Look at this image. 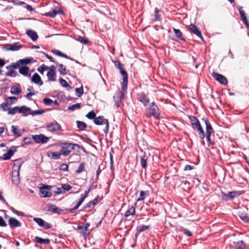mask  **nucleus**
I'll return each instance as SVG.
<instances>
[{
    "label": "nucleus",
    "instance_id": "obj_58",
    "mask_svg": "<svg viewBox=\"0 0 249 249\" xmlns=\"http://www.w3.org/2000/svg\"><path fill=\"white\" fill-rule=\"evenodd\" d=\"M43 103L46 105L50 106L53 103V101L50 98H46L43 99Z\"/></svg>",
    "mask_w": 249,
    "mask_h": 249
},
{
    "label": "nucleus",
    "instance_id": "obj_25",
    "mask_svg": "<svg viewBox=\"0 0 249 249\" xmlns=\"http://www.w3.org/2000/svg\"><path fill=\"white\" fill-rule=\"evenodd\" d=\"M135 208L132 206H129L128 207V209L124 213V215L125 217H128L130 215L133 216L135 215Z\"/></svg>",
    "mask_w": 249,
    "mask_h": 249
},
{
    "label": "nucleus",
    "instance_id": "obj_30",
    "mask_svg": "<svg viewBox=\"0 0 249 249\" xmlns=\"http://www.w3.org/2000/svg\"><path fill=\"white\" fill-rule=\"evenodd\" d=\"M35 239L36 242L40 244H44L46 245H48L50 242V241L49 239H43L38 236H36L35 237Z\"/></svg>",
    "mask_w": 249,
    "mask_h": 249
},
{
    "label": "nucleus",
    "instance_id": "obj_35",
    "mask_svg": "<svg viewBox=\"0 0 249 249\" xmlns=\"http://www.w3.org/2000/svg\"><path fill=\"white\" fill-rule=\"evenodd\" d=\"M10 92L11 94L14 95H18L21 93V90L19 87H12L11 89Z\"/></svg>",
    "mask_w": 249,
    "mask_h": 249
},
{
    "label": "nucleus",
    "instance_id": "obj_51",
    "mask_svg": "<svg viewBox=\"0 0 249 249\" xmlns=\"http://www.w3.org/2000/svg\"><path fill=\"white\" fill-rule=\"evenodd\" d=\"M91 187H90L87 191H85L84 192V194H81L80 196V198L83 200H85V198L87 197L88 194L90 192L91 190Z\"/></svg>",
    "mask_w": 249,
    "mask_h": 249
},
{
    "label": "nucleus",
    "instance_id": "obj_56",
    "mask_svg": "<svg viewBox=\"0 0 249 249\" xmlns=\"http://www.w3.org/2000/svg\"><path fill=\"white\" fill-rule=\"evenodd\" d=\"M239 12L240 15V16H241V17L242 18V19L245 20V18H246V15H245V11L243 10L242 7H240L239 8Z\"/></svg>",
    "mask_w": 249,
    "mask_h": 249
},
{
    "label": "nucleus",
    "instance_id": "obj_50",
    "mask_svg": "<svg viewBox=\"0 0 249 249\" xmlns=\"http://www.w3.org/2000/svg\"><path fill=\"white\" fill-rule=\"evenodd\" d=\"M21 48V46L18 45L16 44H14L13 45H11L10 46V47L9 48V50L12 51H15L19 50Z\"/></svg>",
    "mask_w": 249,
    "mask_h": 249
},
{
    "label": "nucleus",
    "instance_id": "obj_28",
    "mask_svg": "<svg viewBox=\"0 0 249 249\" xmlns=\"http://www.w3.org/2000/svg\"><path fill=\"white\" fill-rule=\"evenodd\" d=\"M149 195V191H141L140 193V196L137 199V201H140L144 200V199Z\"/></svg>",
    "mask_w": 249,
    "mask_h": 249
},
{
    "label": "nucleus",
    "instance_id": "obj_33",
    "mask_svg": "<svg viewBox=\"0 0 249 249\" xmlns=\"http://www.w3.org/2000/svg\"><path fill=\"white\" fill-rule=\"evenodd\" d=\"M84 201L83 200V199L80 198L79 201L77 202L76 205L73 208L67 210V211L71 213H73L74 211L78 209V208L81 206V205L83 203Z\"/></svg>",
    "mask_w": 249,
    "mask_h": 249
},
{
    "label": "nucleus",
    "instance_id": "obj_12",
    "mask_svg": "<svg viewBox=\"0 0 249 249\" xmlns=\"http://www.w3.org/2000/svg\"><path fill=\"white\" fill-rule=\"evenodd\" d=\"M213 77L220 84L224 85H226L228 84V80L227 78L222 74L217 72H213L212 73Z\"/></svg>",
    "mask_w": 249,
    "mask_h": 249
},
{
    "label": "nucleus",
    "instance_id": "obj_63",
    "mask_svg": "<svg viewBox=\"0 0 249 249\" xmlns=\"http://www.w3.org/2000/svg\"><path fill=\"white\" fill-rule=\"evenodd\" d=\"M59 169L61 170L66 171L68 170V166L65 163H63L60 165Z\"/></svg>",
    "mask_w": 249,
    "mask_h": 249
},
{
    "label": "nucleus",
    "instance_id": "obj_46",
    "mask_svg": "<svg viewBox=\"0 0 249 249\" xmlns=\"http://www.w3.org/2000/svg\"><path fill=\"white\" fill-rule=\"evenodd\" d=\"M76 94L78 97H80L83 94L84 90L83 87L75 89Z\"/></svg>",
    "mask_w": 249,
    "mask_h": 249
},
{
    "label": "nucleus",
    "instance_id": "obj_64",
    "mask_svg": "<svg viewBox=\"0 0 249 249\" xmlns=\"http://www.w3.org/2000/svg\"><path fill=\"white\" fill-rule=\"evenodd\" d=\"M43 54H44V55L45 56V57L46 58H47L49 60H50V61L53 62L55 64L56 63V62H55V61L54 60L53 58L51 56L49 55L48 54L46 53H43Z\"/></svg>",
    "mask_w": 249,
    "mask_h": 249
},
{
    "label": "nucleus",
    "instance_id": "obj_17",
    "mask_svg": "<svg viewBox=\"0 0 249 249\" xmlns=\"http://www.w3.org/2000/svg\"><path fill=\"white\" fill-rule=\"evenodd\" d=\"M189 29L192 33L196 35L198 37L203 39V36L201 32L196 25L191 24L189 25Z\"/></svg>",
    "mask_w": 249,
    "mask_h": 249
},
{
    "label": "nucleus",
    "instance_id": "obj_38",
    "mask_svg": "<svg viewBox=\"0 0 249 249\" xmlns=\"http://www.w3.org/2000/svg\"><path fill=\"white\" fill-rule=\"evenodd\" d=\"M98 203V197H96L93 199L92 200H91L89 201L86 205V208H90L93 206H95Z\"/></svg>",
    "mask_w": 249,
    "mask_h": 249
},
{
    "label": "nucleus",
    "instance_id": "obj_48",
    "mask_svg": "<svg viewBox=\"0 0 249 249\" xmlns=\"http://www.w3.org/2000/svg\"><path fill=\"white\" fill-rule=\"evenodd\" d=\"M149 228V226H145L143 225H140L139 227H138V231L139 232H142L143 231H145Z\"/></svg>",
    "mask_w": 249,
    "mask_h": 249
},
{
    "label": "nucleus",
    "instance_id": "obj_24",
    "mask_svg": "<svg viewBox=\"0 0 249 249\" xmlns=\"http://www.w3.org/2000/svg\"><path fill=\"white\" fill-rule=\"evenodd\" d=\"M23 162L21 159H17L14 160L13 166V170L19 171Z\"/></svg>",
    "mask_w": 249,
    "mask_h": 249
},
{
    "label": "nucleus",
    "instance_id": "obj_40",
    "mask_svg": "<svg viewBox=\"0 0 249 249\" xmlns=\"http://www.w3.org/2000/svg\"><path fill=\"white\" fill-rule=\"evenodd\" d=\"M19 107H15L13 108H10L8 110V113L10 115H14L17 113H19Z\"/></svg>",
    "mask_w": 249,
    "mask_h": 249
},
{
    "label": "nucleus",
    "instance_id": "obj_2",
    "mask_svg": "<svg viewBox=\"0 0 249 249\" xmlns=\"http://www.w3.org/2000/svg\"><path fill=\"white\" fill-rule=\"evenodd\" d=\"M63 144L64 145L62 147L60 152L61 155L65 156L70 155L71 150H74L75 148L84 149L82 146H80L78 144L65 142Z\"/></svg>",
    "mask_w": 249,
    "mask_h": 249
},
{
    "label": "nucleus",
    "instance_id": "obj_41",
    "mask_svg": "<svg viewBox=\"0 0 249 249\" xmlns=\"http://www.w3.org/2000/svg\"><path fill=\"white\" fill-rule=\"evenodd\" d=\"M196 130L197 131L200 138L201 139H203L205 137V135L204 132L202 129V126L200 125L197 128H196Z\"/></svg>",
    "mask_w": 249,
    "mask_h": 249
},
{
    "label": "nucleus",
    "instance_id": "obj_53",
    "mask_svg": "<svg viewBox=\"0 0 249 249\" xmlns=\"http://www.w3.org/2000/svg\"><path fill=\"white\" fill-rule=\"evenodd\" d=\"M78 41L84 44H87L89 43V41L87 39L84 38L82 36H79L77 39Z\"/></svg>",
    "mask_w": 249,
    "mask_h": 249
},
{
    "label": "nucleus",
    "instance_id": "obj_9",
    "mask_svg": "<svg viewBox=\"0 0 249 249\" xmlns=\"http://www.w3.org/2000/svg\"><path fill=\"white\" fill-rule=\"evenodd\" d=\"M48 131L55 132L61 130V125L55 121L48 123L46 125Z\"/></svg>",
    "mask_w": 249,
    "mask_h": 249
},
{
    "label": "nucleus",
    "instance_id": "obj_45",
    "mask_svg": "<svg viewBox=\"0 0 249 249\" xmlns=\"http://www.w3.org/2000/svg\"><path fill=\"white\" fill-rule=\"evenodd\" d=\"M12 132L13 133L18 137H20L21 135V133L20 131L18 130V126H16L15 125H12Z\"/></svg>",
    "mask_w": 249,
    "mask_h": 249
},
{
    "label": "nucleus",
    "instance_id": "obj_60",
    "mask_svg": "<svg viewBox=\"0 0 249 249\" xmlns=\"http://www.w3.org/2000/svg\"><path fill=\"white\" fill-rule=\"evenodd\" d=\"M90 226V224L89 223H86L84 225L82 226H78L77 229L79 230L85 229V231H87V229Z\"/></svg>",
    "mask_w": 249,
    "mask_h": 249
},
{
    "label": "nucleus",
    "instance_id": "obj_42",
    "mask_svg": "<svg viewBox=\"0 0 249 249\" xmlns=\"http://www.w3.org/2000/svg\"><path fill=\"white\" fill-rule=\"evenodd\" d=\"M49 157H51L52 159L54 160H57L60 158L61 155V152H51L48 155Z\"/></svg>",
    "mask_w": 249,
    "mask_h": 249
},
{
    "label": "nucleus",
    "instance_id": "obj_47",
    "mask_svg": "<svg viewBox=\"0 0 249 249\" xmlns=\"http://www.w3.org/2000/svg\"><path fill=\"white\" fill-rule=\"evenodd\" d=\"M85 167V165L84 163H81L80 164V165L78 166V167L77 168V170H76V173L77 174H80V173H82V172H83L84 171Z\"/></svg>",
    "mask_w": 249,
    "mask_h": 249
},
{
    "label": "nucleus",
    "instance_id": "obj_18",
    "mask_svg": "<svg viewBox=\"0 0 249 249\" xmlns=\"http://www.w3.org/2000/svg\"><path fill=\"white\" fill-rule=\"evenodd\" d=\"M8 222L9 225L11 229H14L16 227H18L21 226V223L15 218H10Z\"/></svg>",
    "mask_w": 249,
    "mask_h": 249
},
{
    "label": "nucleus",
    "instance_id": "obj_6",
    "mask_svg": "<svg viewBox=\"0 0 249 249\" xmlns=\"http://www.w3.org/2000/svg\"><path fill=\"white\" fill-rule=\"evenodd\" d=\"M120 72L123 77V81L122 83V89L124 91H126L128 83V74L126 71L122 67L119 69Z\"/></svg>",
    "mask_w": 249,
    "mask_h": 249
},
{
    "label": "nucleus",
    "instance_id": "obj_44",
    "mask_svg": "<svg viewBox=\"0 0 249 249\" xmlns=\"http://www.w3.org/2000/svg\"><path fill=\"white\" fill-rule=\"evenodd\" d=\"M81 107V104L80 103H76L71 106H70L68 107V109L71 111H74L75 109H79Z\"/></svg>",
    "mask_w": 249,
    "mask_h": 249
},
{
    "label": "nucleus",
    "instance_id": "obj_19",
    "mask_svg": "<svg viewBox=\"0 0 249 249\" xmlns=\"http://www.w3.org/2000/svg\"><path fill=\"white\" fill-rule=\"evenodd\" d=\"M202 120L204 122L206 125V134H212L213 132V130L208 119L204 118L202 119Z\"/></svg>",
    "mask_w": 249,
    "mask_h": 249
},
{
    "label": "nucleus",
    "instance_id": "obj_34",
    "mask_svg": "<svg viewBox=\"0 0 249 249\" xmlns=\"http://www.w3.org/2000/svg\"><path fill=\"white\" fill-rule=\"evenodd\" d=\"M77 127L81 130H85L87 127V125L83 122L80 121H76Z\"/></svg>",
    "mask_w": 249,
    "mask_h": 249
},
{
    "label": "nucleus",
    "instance_id": "obj_31",
    "mask_svg": "<svg viewBox=\"0 0 249 249\" xmlns=\"http://www.w3.org/2000/svg\"><path fill=\"white\" fill-rule=\"evenodd\" d=\"M234 246L235 249H245L246 246L243 241H238L234 242Z\"/></svg>",
    "mask_w": 249,
    "mask_h": 249
},
{
    "label": "nucleus",
    "instance_id": "obj_26",
    "mask_svg": "<svg viewBox=\"0 0 249 249\" xmlns=\"http://www.w3.org/2000/svg\"><path fill=\"white\" fill-rule=\"evenodd\" d=\"M26 34L33 41H36L38 38V35L34 31L29 30L27 31Z\"/></svg>",
    "mask_w": 249,
    "mask_h": 249
},
{
    "label": "nucleus",
    "instance_id": "obj_23",
    "mask_svg": "<svg viewBox=\"0 0 249 249\" xmlns=\"http://www.w3.org/2000/svg\"><path fill=\"white\" fill-rule=\"evenodd\" d=\"M56 67L60 74L62 75H65L67 74L66 67L62 64H59L57 62L55 63Z\"/></svg>",
    "mask_w": 249,
    "mask_h": 249
},
{
    "label": "nucleus",
    "instance_id": "obj_1",
    "mask_svg": "<svg viewBox=\"0 0 249 249\" xmlns=\"http://www.w3.org/2000/svg\"><path fill=\"white\" fill-rule=\"evenodd\" d=\"M145 116L147 118L153 117L156 119H160V113L159 107L154 102L150 103L149 107L146 109Z\"/></svg>",
    "mask_w": 249,
    "mask_h": 249
},
{
    "label": "nucleus",
    "instance_id": "obj_16",
    "mask_svg": "<svg viewBox=\"0 0 249 249\" xmlns=\"http://www.w3.org/2000/svg\"><path fill=\"white\" fill-rule=\"evenodd\" d=\"M19 171L13 170L12 173V181L16 185H18L20 182Z\"/></svg>",
    "mask_w": 249,
    "mask_h": 249
},
{
    "label": "nucleus",
    "instance_id": "obj_10",
    "mask_svg": "<svg viewBox=\"0 0 249 249\" xmlns=\"http://www.w3.org/2000/svg\"><path fill=\"white\" fill-rule=\"evenodd\" d=\"M33 220L36 222L39 226L44 228L45 229H50L52 227L51 224L45 222L41 218L35 217L33 218Z\"/></svg>",
    "mask_w": 249,
    "mask_h": 249
},
{
    "label": "nucleus",
    "instance_id": "obj_54",
    "mask_svg": "<svg viewBox=\"0 0 249 249\" xmlns=\"http://www.w3.org/2000/svg\"><path fill=\"white\" fill-rule=\"evenodd\" d=\"M24 142V145H29L32 143V139L30 137L24 138L23 139Z\"/></svg>",
    "mask_w": 249,
    "mask_h": 249
},
{
    "label": "nucleus",
    "instance_id": "obj_36",
    "mask_svg": "<svg viewBox=\"0 0 249 249\" xmlns=\"http://www.w3.org/2000/svg\"><path fill=\"white\" fill-rule=\"evenodd\" d=\"M160 12L161 11L157 7L155 8V21H160Z\"/></svg>",
    "mask_w": 249,
    "mask_h": 249
},
{
    "label": "nucleus",
    "instance_id": "obj_61",
    "mask_svg": "<svg viewBox=\"0 0 249 249\" xmlns=\"http://www.w3.org/2000/svg\"><path fill=\"white\" fill-rule=\"evenodd\" d=\"M11 210L13 212V213L18 216H23L24 215L23 212L18 211L17 210L14 209L13 208H11Z\"/></svg>",
    "mask_w": 249,
    "mask_h": 249
},
{
    "label": "nucleus",
    "instance_id": "obj_32",
    "mask_svg": "<svg viewBox=\"0 0 249 249\" xmlns=\"http://www.w3.org/2000/svg\"><path fill=\"white\" fill-rule=\"evenodd\" d=\"M14 151L12 150H8L7 152L3 155V159L4 160H8L10 159L12 156L14 154Z\"/></svg>",
    "mask_w": 249,
    "mask_h": 249
},
{
    "label": "nucleus",
    "instance_id": "obj_20",
    "mask_svg": "<svg viewBox=\"0 0 249 249\" xmlns=\"http://www.w3.org/2000/svg\"><path fill=\"white\" fill-rule=\"evenodd\" d=\"M19 113L22 114L23 116H26L32 113V110L30 107L22 106L19 107Z\"/></svg>",
    "mask_w": 249,
    "mask_h": 249
},
{
    "label": "nucleus",
    "instance_id": "obj_3",
    "mask_svg": "<svg viewBox=\"0 0 249 249\" xmlns=\"http://www.w3.org/2000/svg\"><path fill=\"white\" fill-rule=\"evenodd\" d=\"M94 123L96 125L106 124V127L104 129V132L107 134L109 130V123L107 119H105L103 116H99L95 117L94 119Z\"/></svg>",
    "mask_w": 249,
    "mask_h": 249
},
{
    "label": "nucleus",
    "instance_id": "obj_49",
    "mask_svg": "<svg viewBox=\"0 0 249 249\" xmlns=\"http://www.w3.org/2000/svg\"><path fill=\"white\" fill-rule=\"evenodd\" d=\"M49 69V67L45 65L44 64H43L41 66V67H39L37 69V71L41 73V74H43L44 71H46Z\"/></svg>",
    "mask_w": 249,
    "mask_h": 249
},
{
    "label": "nucleus",
    "instance_id": "obj_59",
    "mask_svg": "<svg viewBox=\"0 0 249 249\" xmlns=\"http://www.w3.org/2000/svg\"><path fill=\"white\" fill-rule=\"evenodd\" d=\"M62 188L64 190L69 191L71 190V189L72 188V187L69 184H62Z\"/></svg>",
    "mask_w": 249,
    "mask_h": 249
},
{
    "label": "nucleus",
    "instance_id": "obj_57",
    "mask_svg": "<svg viewBox=\"0 0 249 249\" xmlns=\"http://www.w3.org/2000/svg\"><path fill=\"white\" fill-rule=\"evenodd\" d=\"M189 120L192 125L199 121L196 117L193 116H190Z\"/></svg>",
    "mask_w": 249,
    "mask_h": 249
},
{
    "label": "nucleus",
    "instance_id": "obj_4",
    "mask_svg": "<svg viewBox=\"0 0 249 249\" xmlns=\"http://www.w3.org/2000/svg\"><path fill=\"white\" fill-rule=\"evenodd\" d=\"M245 192L242 191H231L229 192L228 194L222 193V198L225 200H232L235 198L236 196H239L244 194Z\"/></svg>",
    "mask_w": 249,
    "mask_h": 249
},
{
    "label": "nucleus",
    "instance_id": "obj_15",
    "mask_svg": "<svg viewBox=\"0 0 249 249\" xmlns=\"http://www.w3.org/2000/svg\"><path fill=\"white\" fill-rule=\"evenodd\" d=\"M62 13L61 10L57 7H54L50 11L47 12L44 14L46 17H49L51 18H54L57 15Z\"/></svg>",
    "mask_w": 249,
    "mask_h": 249
},
{
    "label": "nucleus",
    "instance_id": "obj_55",
    "mask_svg": "<svg viewBox=\"0 0 249 249\" xmlns=\"http://www.w3.org/2000/svg\"><path fill=\"white\" fill-rule=\"evenodd\" d=\"M60 83L61 85L63 87H65V88L70 87V85L67 83V82L65 79H63L62 78H60Z\"/></svg>",
    "mask_w": 249,
    "mask_h": 249
},
{
    "label": "nucleus",
    "instance_id": "obj_14",
    "mask_svg": "<svg viewBox=\"0 0 249 249\" xmlns=\"http://www.w3.org/2000/svg\"><path fill=\"white\" fill-rule=\"evenodd\" d=\"M138 100L141 102L144 106H146L149 102V99L148 96L143 92L140 93L137 95Z\"/></svg>",
    "mask_w": 249,
    "mask_h": 249
},
{
    "label": "nucleus",
    "instance_id": "obj_8",
    "mask_svg": "<svg viewBox=\"0 0 249 249\" xmlns=\"http://www.w3.org/2000/svg\"><path fill=\"white\" fill-rule=\"evenodd\" d=\"M50 137L45 136L43 134L33 135L32 139L37 143H47L50 139Z\"/></svg>",
    "mask_w": 249,
    "mask_h": 249
},
{
    "label": "nucleus",
    "instance_id": "obj_5",
    "mask_svg": "<svg viewBox=\"0 0 249 249\" xmlns=\"http://www.w3.org/2000/svg\"><path fill=\"white\" fill-rule=\"evenodd\" d=\"M19 66L16 63H13L6 67L8 71L6 73L7 76L15 77L17 75V73L15 70L18 69Z\"/></svg>",
    "mask_w": 249,
    "mask_h": 249
},
{
    "label": "nucleus",
    "instance_id": "obj_21",
    "mask_svg": "<svg viewBox=\"0 0 249 249\" xmlns=\"http://www.w3.org/2000/svg\"><path fill=\"white\" fill-rule=\"evenodd\" d=\"M48 211L53 212V213L60 214L63 212V210L57 207L54 205L50 204L48 205Z\"/></svg>",
    "mask_w": 249,
    "mask_h": 249
},
{
    "label": "nucleus",
    "instance_id": "obj_11",
    "mask_svg": "<svg viewBox=\"0 0 249 249\" xmlns=\"http://www.w3.org/2000/svg\"><path fill=\"white\" fill-rule=\"evenodd\" d=\"M126 91H119L117 92L113 98L115 101V105L117 107H119L120 106V103L122 99L124 98L125 93Z\"/></svg>",
    "mask_w": 249,
    "mask_h": 249
},
{
    "label": "nucleus",
    "instance_id": "obj_13",
    "mask_svg": "<svg viewBox=\"0 0 249 249\" xmlns=\"http://www.w3.org/2000/svg\"><path fill=\"white\" fill-rule=\"evenodd\" d=\"M18 69L20 74L25 77H31V73L30 72V70L28 67L26 66H19Z\"/></svg>",
    "mask_w": 249,
    "mask_h": 249
},
{
    "label": "nucleus",
    "instance_id": "obj_43",
    "mask_svg": "<svg viewBox=\"0 0 249 249\" xmlns=\"http://www.w3.org/2000/svg\"><path fill=\"white\" fill-rule=\"evenodd\" d=\"M173 30L176 35V37L180 39V40H184L182 37V34L179 29H177L173 28Z\"/></svg>",
    "mask_w": 249,
    "mask_h": 249
},
{
    "label": "nucleus",
    "instance_id": "obj_27",
    "mask_svg": "<svg viewBox=\"0 0 249 249\" xmlns=\"http://www.w3.org/2000/svg\"><path fill=\"white\" fill-rule=\"evenodd\" d=\"M52 52L53 54H54L57 56L65 58L66 59H70L71 60H73V59L72 58H70V57L67 56L66 54H64V53H63L62 52H61V51H60L58 50H54L52 51Z\"/></svg>",
    "mask_w": 249,
    "mask_h": 249
},
{
    "label": "nucleus",
    "instance_id": "obj_39",
    "mask_svg": "<svg viewBox=\"0 0 249 249\" xmlns=\"http://www.w3.org/2000/svg\"><path fill=\"white\" fill-rule=\"evenodd\" d=\"M147 157L145 156H141V165L142 167L145 169L147 167Z\"/></svg>",
    "mask_w": 249,
    "mask_h": 249
},
{
    "label": "nucleus",
    "instance_id": "obj_37",
    "mask_svg": "<svg viewBox=\"0 0 249 249\" xmlns=\"http://www.w3.org/2000/svg\"><path fill=\"white\" fill-rule=\"evenodd\" d=\"M47 76L49 81H56V73L48 71L47 74Z\"/></svg>",
    "mask_w": 249,
    "mask_h": 249
},
{
    "label": "nucleus",
    "instance_id": "obj_52",
    "mask_svg": "<svg viewBox=\"0 0 249 249\" xmlns=\"http://www.w3.org/2000/svg\"><path fill=\"white\" fill-rule=\"evenodd\" d=\"M86 116L89 119H94L96 117V114L93 111H91Z\"/></svg>",
    "mask_w": 249,
    "mask_h": 249
},
{
    "label": "nucleus",
    "instance_id": "obj_62",
    "mask_svg": "<svg viewBox=\"0 0 249 249\" xmlns=\"http://www.w3.org/2000/svg\"><path fill=\"white\" fill-rule=\"evenodd\" d=\"M43 112H44V111H43V110H35V111L32 110V113H31L30 114H31L32 116H34L36 115L42 114Z\"/></svg>",
    "mask_w": 249,
    "mask_h": 249
},
{
    "label": "nucleus",
    "instance_id": "obj_29",
    "mask_svg": "<svg viewBox=\"0 0 249 249\" xmlns=\"http://www.w3.org/2000/svg\"><path fill=\"white\" fill-rule=\"evenodd\" d=\"M31 62V60L30 58H25L21 59L18 60L16 64L18 66H25Z\"/></svg>",
    "mask_w": 249,
    "mask_h": 249
},
{
    "label": "nucleus",
    "instance_id": "obj_22",
    "mask_svg": "<svg viewBox=\"0 0 249 249\" xmlns=\"http://www.w3.org/2000/svg\"><path fill=\"white\" fill-rule=\"evenodd\" d=\"M32 81L36 84L39 85V86H41L43 84L40 76L37 73H35L33 75L32 77Z\"/></svg>",
    "mask_w": 249,
    "mask_h": 249
},
{
    "label": "nucleus",
    "instance_id": "obj_7",
    "mask_svg": "<svg viewBox=\"0 0 249 249\" xmlns=\"http://www.w3.org/2000/svg\"><path fill=\"white\" fill-rule=\"evenodd\" d=\"M43 187L40 188L41 193V196L42 197H50L52 196V193L51 192V186L45 185L42 184Z\"/></svg>",
    "mask_w": 249,
    "mask_h": 249
}]
</instances>
